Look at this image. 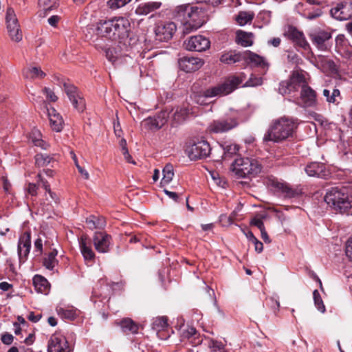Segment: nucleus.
I'll return each instance as SVG.
<instances>
[{
	"label": "nucleus",
	"mask_w": 352,
	"mask_h": 352,
	"mask_svg": "<svg viewBox=\"0 0 352 352\" xmlns=\"http://www.w3.org/2000/svg\"><path fill=\"white\" fill-rule=\"evenodd\" d=\"M272 186L276 193H279L285 198L296 197L302 193L300 188L298 186L292 187L287 182L273 181Z\"/></svg>",
	"instance_id": "nucleus-15"
},
{
	"label": "nucleus",
	"mask_w": 352,
	"mask_h": 352,
	"mask_svg": "<svg viewBox=\"0 0 352 352\" xmlns=\"http://www.w3.org/2000/svg\"><path fill=\"white\" fill-rule=\"evenodd\" d=\"M29 140L32 142L34 146L41 147L46 150L49 147V144L42 140L41 132L36 129H33L29 135Z\"/></svg>",
	"instance_id": "nucleus-32"
},
{
	"label": "nucleus",
	"mask_w": 352,
	"mask_h": 352,
	"mask_svg": "<svg viewBox=\"0 0 352 352\" xmlns=\"http://www.w3.org/2000/svg\"><path fill=\"white\" fill-rule=\"evenodd\" d=\"M153 324L157 328H164L168 326V319L165 316L156 318L154 320Z\"/></svg>",
	"instance_id": "nucleus-51"
},
{
	"label": "nucleus",
	"mask_w": 352,
	"mask_h": 352,
	"mask_svg": "<svg viewBox=\"0 0 352 352\" xmlns=\"http://www.w3.org/2000/svg\"><path fill=\"white\" fill-rule=\"evenodd\" d=\"M100 40V38L96 39V47L104 50L105 52L107 58L111 62H115L116 60V57L115 56L114 51L110 48H104L102 46H100L99 43Z\"/></svg>",
	"instance_id": "nucleus-45"
},
{
	"label": "nucleus",
	"mask_w": 352,
	"mask_h": 352,
	"mask_svg": "<svg viewBox=\"0 0 352 352\" xmlns=\"http://www.w3.org/2000/svg\"><path fill=\"white\" fill-rule=\"evenodd\" d=\"M252 12H240L236 16V21L240 25H244L250 22L254 18Z\"/></svg>",
	"instance_id": "nucleus-43"
},
{
	"label": "nucleus",
	"mask_w": 352,
	"mask_h": 352,
	"mask_svg": "<svg viewBox=\"0 0 352 352\" xmlns=\"http://www.w3.org/2000/svg\"><path fill=\"white\" fill-rule=\"evenodd\" d=\"M189 113V110L186 107H177L173 114V126L175 124H179L186 118Z\"/></svg>",
	"instance_id": "nucleus-37"
},
{
	"label": "nucleus",
	"mask_w": 352,
	"mask_h": 352,
	"mask_svg": "<svg viewBox=\"0 0 352 352\" xmlns=\"http://www.w3.org/2000/svg\"><path fill=\"white\" fill-rule=\"evenodd\" d=\"M54 162V158L47 154H36L35 155V164L38 167H43Z\"/></svg>",
	"instance_id": "nucleus-42"
},
{
	"label": "nucleus",
	"mask_w": 352,
	"mask_h": 352,
	"mask_svg": "<svg viewBox=\"0 0 352 352\" xmlns=\"http://www.w3.org/2000/svg\"><path fill=\"white\" fill-rule=\"evenodd\" d=\"M309 37L313 43L319 50L327 51L328 50V42L331 38V32L328 30L316 28L309 33Z\"/></svg>",
	"instance_id": "nucleus-9"
},
{
	"label": "nucleus",
	"mask_w": 352,
	"mask_h": 352,
	"mask_svg": "<svg viewBox=\"0 0 352 352\" xmlns=\"http://www.w3.org/2000/svg\"><path fill=\"white\" fill-rule=\"evenodd\" d=\"M30 235L29 233H25L20 237L18 243V255L21 261H24L26 259L30 252Z\"/></svg>",
	"instance_id": "nucleus-25"
},
{
	"label": "nucleus",
	"mask_w": 352,
	"mask_h": 352,
	"mask_svg": "<svg viewBox=\"0 0 352 352\" xmlns=\"http://www.w3.org/2000/svg\"><path fill=\"white\" fill-rule=\"evenodd\" d=\"M263 79L261 77H257L252 75L250 78L246 81L244 87H255L262 85Z\"/></svg>",
	"instance_id": "nucleus-48"
},
{
	"label": "nucleus",
	"mask_w": 352,
	"mask_h": 352,
	"mask_svg": "<svg viewBox=\"0 0 352 352\" xmlns=\"http://www.w3.org/2000/svg\"><path fill=\"white\" fill-rule=\"evenodd\" d=\"M223 150V158L224 160L230 159L239 151V147L236 144L225 143L222 146Z\"/></svg>",
	"instance_id": "nucleus-38"
},
{
	"label": "nucleus",
	"mask_w": 352,
	"mask_h": 352,
	"mask_svg": "<svg viewBox=\"0 0 352 352\" xmlns=\"http://www.w3.org/2000/svg\"><path fill=\"white\" fill-rule=\"evenodd\" d=\"M204 63L202 59L192 56H184L179 60V68L186 72L197 71L203 66Z\"/></svg>",
	"instance_id": "nucleus-18"
},
{
	"label": "nucleus",
	"mask_w": 352,
	"mask_h": 352,
	"mask_svg": "<svg viewBox=\"0 0 352 352\" xmlns=\"http://www.w3.org/2000/svg\"><path fill=\"white\" fill-rule=\"evenodd\" d=\"M38 6L45 13L56 7V2L54 0H38Z\"/></svg>",
	"instance_id": "nucleus-44"
},
{
	"label": "nucleus",
	"mask_w": 352,
	"mask_h": 352,
	"mask_svg": "<svg viewBox=\"0 0 352 352\" xmlns=\"http://www.w3.org/2000/svg\"><path fill=\"white\" fill-rule=\"evenodd\" d=\"M113 129H114L115 135L117 137L120 138L122 135V131L120 127V124L118 122L117 123H114Z\"/></svg>",
	"instance_id": "nucleus-60"
},
{
	"label": "nucleus",
	"mask_w": 352,
	"mask_h": 352,
	"mask_svg": "<svg viewBox=\"0 0 352 352\" xmlns=\"http://www.w3.org/2000/svg\"><path fill=\"white\" fill-rule=\"evenodd\" d=\"M336 50L343 57L352 56V45L343 34H339L336 38Z\"/></svg>",
	"instance_id": "nucleus-23"
},
{
	"label": "nucleus",
	"mask_w": 352,
	"mask_h": 352,
	"mask_svg": "<svg viewBox=\"0 0 352 352\" xmlns=\"http://www.w3.org/2000/svg\"><path fill=\"white\" fill-rule=\"evenodd\" d=\"M130 28L129 21L124 17H119L98 23L95 31L98 36L116 41L128 37Z\"/></svg>",
	"instance_id": "nucleus-1"
},
{
	"label": "nucleus",
	"mask_w": 352,
	"mask_h": 352,
	"mask_svg": "<svg viewBox=\"0 0 352 352\" xmlns=\"http://www.w3.org/2000/svg\"><path fill=\"white\" fill-rule=\"evenodd\" d=\"M299 56L297 54L294 53V52H289L287 54V60L289 61V62H292V63H298V60H299Z\"/></svg>",
	"instance_id": "nucleus-58"
},
{
	"label": "nucleus",
	"mask_w": 352,
	"mask_h": 352,
	"mask_svg": "<svg viewBox=\"0 0 352 352\" xmlns=\"http://www.w3.org/2000/svg\"><path fill=\"white\" fill-rule=\"evenodd\" d=\"M283 35L290 40L295 46L304 50L310 49V45L307 41L304 33L293 25H289L284 31Z\"/></svg>",
	"instance_id": "nucleus-11"
},
{
	"label": "nucleus",
	"mask_w": 352,
	"mask_h": 352,
	"mask_svg": "<svg viewBox=\"0 0 352 352\" xmlns=\"http://www.w3.org/2000/svg\"><path fill=\"white\" fill-rule=\"evenodd\" d=\"M6 20L9 35L12 41H19L22 39V33L19 30L18 20L12 8H8L6 12Z\"/></svg>",
	"instance_id": "nucleus-13"
},
{
	"label": "nucleus",
	"mask_w": 352,
	"mask_h": 352,
	"mask_svg": "<svg viewBox=\"0 0 352 352\" xmlns=\"http://www.w3.org/2000/svg\"><path fill=\"white\" fill-rule=\"evenodd\" d=\"M41 314L35 315L34 312H30L28 316V320L33 322H38L41 319Z\"/></svg>",
	"instance_id": "nucleus-63"
},
{
	"label": "nucleus",
	"mask_w": 352,
	"mask_h": 352,
	"mask_svg": "<svg viewBox=\"0 0 352 352\" xmlns=\"http://www.w3.org/2000/svg\"><path fill=\"white\" fill-rule=\"evenodd\" d=\"M300 98L305 107H311L317 104L316 92L308 85L307 82L301 88Z\"/></svg>",
	"instance_id": "nucleus-20"
},
{
	"label": "nucleus",
	"mask_w": 352,
	"mask_h": 352,
	"mask_svg": "<svg viewBox=\"0 0 352 352\" xmlns=\"http://www.w3.org/2000/svg\"><path fill=\"white\" fill-rule=\"evenodd\" d=\"M57 253V250L53 249L43 258V264L47 269L52 270L58 264V261L56 258Z\"/></svg>",
	"instance_id": "nucleus-36"
},
{
	"label": "nucleus",
	"mask_w": 352,
	"mask_h": 352,
	"mask_svg": "<svg viewBox=\"0 0 352 352\" xmlns=\"http://www.w3.org/2000/svg\"><path fill=\"white\" fill-rule=\"evenodd\" d=\"M162 173L163 178L161 181V184L163 185H167L173 180L174 176L173 165L170 164H166L163 168Z\"/></svg>",
	"instance_id": "nucleus-41"
},
{
	"label": "nucleus",
	"mask_w": 352,
	"mask_h": 352,
	"mask_svg": "<svg viewBox=\"0 0 352 352\" xmlns=\"http://www.w3.org/2000/svg\"><path fill=\"white\" fill-rule=\"evenodd\" d=\"M111 236L104 232H97L93 236L95 249L100 253H106L109 250Z\"/></svg>",
	"instance_id": "nucleus-19"
},
{
	"label": "nucleus",
	"mask_w": 352,
	"mask_h": 352,
	"mask_svg": "<svg viewBox=\"0 0 352 352\" xmlns=\"http://www.w3.org/2000/svg\"><path fill=\"white\" fill-rule=\"evenodd\" d=\"M211 147L206 140H201L188 146L186 153L191 160L204 159L209 156Z\"/></svg>",
	"instance_id": "nucleus-8"
},
{
	"label": "nucleus",
	"mask_w": 352,
	"mask_h": 352,
	"mask_svg": "<svg viewBox=\"0 0 352 352\" xmlns=\"http://www.w3.org/2000/svg\"><path fill=\"white\" fill-rule=\"evenodd\" d=\"M131 1V0H109L107 5L111 9L116 10L124 6Z\"/></svg>",
	"instance_id": "nucleus-46"
},
{
	"label": "nucleus",
	"mask_w": 352,
	"mask_h": 352,
	"mask_svg": "<svg viewBox=\"0 0 352 352\" xmlns=\"http://www.w3.org/2000/svg\"><path fill=\"white\" fill-rule=\"evenodd\" d=\"M162 4L160 1H148L141 3L135 9V13L138 15H147L160 9Z\"/></svg>",
	"instance_id": "nucleus-27"
},
{
	"label": "nucleus",
	"mask_w": 352,
	"mask_h": 352,
	"mask_svg": "<svg viewBox=\"0 0 352 352\" xmlns=\"http://www.w3.org/2000/svg\"><path fill=\"white\" fill-rule=\"evenodd\" d=\"M252 243L254 244V248L256 252L258 253L261 252L263 250V243L259 241L257 239L252 241Z\"/></svg>",
	"instance_id": "nucleus-62"
},
{
	"label": "nucleus",
	"mask_w": 352,
	"mask_h": 352,
	"mask_svg": "<svg viewBox=\"0 0 352 352\" xmlns=\"http://www.w3.org/2000/svg\"><path fill=\"white\" fill-rule=\"evenodd\" d=\"M237 125L235 118L232 117L221 118L213 120L208 127L210 133H222L227 132Z\"/></svg>",
	"instance_id": "nucleus-12"
},
{
	"label": "nucleus",
	"mask_w": 352,
	"mask_h": 352,
	"mask_svg": "<svg viewBox=\"0 0 352 352\" xmlns=\"http://www.w3.org/2000/svg\"><path fill=\"white\" fill-rule=\"evenodd\" d=\"M250 223L252 226L257 227L260 230V231H261L263 229H265L264 223L261 218L255 217L251 220Z\"/></svg>",
	"instance_id": "nucleus-53"
},
{
	"label": "nucleus",
	"mask_w": 352,
	"mask_h": 352,
	"mask_svg": "<svg viewBox=\"0 0 352 352\" xmlns=\"http://www.w3.org/2000/svg\"><path fill=\"white\" fill-rule=\"evenodd\" d=\"M164 193L168 195L170 199H173L175 201H177L179 196L175 192L169 191L166 189L164 190Z\"/></svg>",
	"instance_id": "nucleus-64"
},
{
	"label": "nucleus",
	"mask_w": 352,
	"mask_h": 352,
	"mask_svg": "<svg viewBox=\"0 0 352 352\" xmlns=\"http://www.w3.org/2000/svg\"><path fill=\"white\" fill-rule=\"evenodd\" d=\"M87 237L86 235H82L80 239V248L81 253L86 261H93L95 257V254L92 249L87 243Z\"/></svg>",
	"instance_id": "nucleus-30"
},
{
	"label": "nucleus",
	"mask_w": 352,
	"mask_h": 352,
	"mask_svg": "<svg viewBox=\"0 0 352 352\" xmlns=\"http://www.w3.org/2000/svg\"><path fill=\"white\" fill-rule=\"evenodd\" d=\"M47 352H70L65 337L58 333L53 334L48 341Z\"/></svg>",
	"instance_id": "nucleus-17"
},
{
	"label": "nucleus",
	"mask_w": 352,
	"mask_h": 352,
	"mask_svg": "<svg viewBox=\"0 0 352 352\" xmlns=\"http://www.w3.org/2000/svg\"><path fill=\"white\" fill-rule=\"evenodd\" d=\"M345 252L346 256L352 261V236L347 241Z\"/></svg>",
	"instance_id": "nucleus-56"
},
{
	"label": "nucleus",
	"mask_w": 352,
	"mask_h": 352,
	"mask_svg": "<svg viewBox=\"0 0 352 352\" xmlns=\"http://www.w3.org/2000/svg\"><path fill=\"white\" fill-rule=\"evenodd\" d=\"M2 342L6 345H10L13 342L14 337L12 334L5 333L1 336Z\"/></svg>",
	"instance_id": "nucleus-54"
},
{
	"label": "nucleus",
	"mask_w": 352,
	"mask_h": 352,
	"mask_svg": "<svg viewBox=\"0 0 352 352\" xmlns=\"http://www.w3.org/2000/svg\"><path fill=\"white\" fill-rule=\"evenodd\" d=\"M44 93L46 94L47 99L51 102H56L58 99V97L55 95L54 92L52 91L50 88L45 87L43 89Z\"/></svg>",
	"instance_id": "nucleus-52"
},
{
	"label": "nucleus",
	"mask_w": 352,
	"mask_h": 352,
	"mask_svg": "<svg viewBox=\"0 0 352 352\" xmlns=\"http://www.w3.org/2000/svg\"><path fill=\"white\" fill-rule=\"evenodd\" d=\"M48 116L52 129L56 132L61 131L64 121L60 113L55 109L50 108L48 109Z\"/></svg>",
	"instance_id": "nucleus-26"
},
{
	"label": "nucleus",
	"mask_w": 352,
	"mask_h": 352,
	"mask_svg": "<svg viewBox=\"0 0 352 352\" xmlns=\"http://www.w3.org/2000/svg\"><path fill=\"white\" fill-rule=\"evenodd\" d=\"M33 284L38 293L46 294L50 290V284L47 280L41 275L34 276Z\"/></svg>",
	"instance_id": "nucleus-31"
},
{
	"label": "nucleus",
	"mask_w": 352,
	"mask_h": 352,
	"mask_svg": "<svg viewBox=\"0 0 352 352\" xmlns=\"http://www.w3.org/2000/svg\"><path fill=\"white\" fill-rule=\"evenodd\" d=\"M305 75L302 72L294 71L289 78L283 80L280 83L278 91L282 95H288L298 91V89L302 88L306 83Z\"/></svg>",
	"instance_id": "nucleus-7"
},
{
	"label": "nucleus",
	"mask_w": 352,
	"mask_h": 352,
	"mask_svg": "<svg viewBox=\"0 0 352 352\" xmlns=\"http://www.w3.org/2000/svg\"><path fill=\"white\" fill-rule=\"evenodd\" d=\"M305 171L309 176L322 177L325 176V166L318 162H312L306 166Z\"/></svg>",
	"instance_id": "nucleus-28"
},
{
	"label": "nucleus",
	"mask_w": 352,
	"mask_h": 352,
	"mask_svg": "<svg viewBox=\"0 0 352 352\" xmlns=\"http://www.w3.org/2000/svg\"><path fill=\"white\" fill-rule=\"evenodd\" d=\"M238 43L243 47L251 46L253 43L252 34L242 31L237 32Z\"/></svg>",
	"instance_id": "nucleus-39"
},
{
	"label": "nucleus",
	"mask_w": 352,
	"mask_h": 352,
	"mask_svg": "<svg viewBox=\"0 0 352 352\" xmlns=\"http://www.w3.org/2000/svg\"><path fill=\"white\" fill-rule=\"evenodd\" d=\"M43 239L41 236H38V239L34 242V248L36 251L38 252L40 254L43 253Z\"/></svg>",
	"instance_id": "nucleus-55"
},
{
	"label": "nucleus",
	"mask_w": 352,
	"mask_h": 352,
	"mask_svg": "<svg viewBox=\"0 0 352 352\" xmlns=\"http://www.w3.org/2000/svg\"><path fill=\"white\" fill-rule=\"evenodd\" d=\"M184 45L188 51L204 52L209 49L210 41L202 35L192 36L186 39Z\"/></svg>",
	"instance_id": "nucleus-14"
},
{
	"label": "nucleus",
	"mask_w": 352,
	"mask_h": 352,
	"mask_svg": "<svg viewBox=\"0 0 352 352\" xmlns=\"http://www.w3.org/2000/svg\"><path fill=\"white\" fill-rule=\"evenodd\" d=\"M59 19H60V17L58 16L54 15V16H50L47 21L50 25H52L53 27H56Z\"/></svg>",
	"instance_id": "nucleus-61"
},
{
	"label": "nucleus",
	"mask_w": 352,
	"mask_h": 352,
	"mask_svg": "<svg viewBox=\"0 0 352 352\" xmlns=\"http://www.w3.org/2000/svg\"><path fill=\"white\" fill-rule=\"evenodd\" d=\"M38 186L35 184L30 183L27 188L28 193L32 196H36L37 195Z\"/></svg>",
	"instance_id": "nucleus-57"
},
{
	"label": "nucleus",
	"mask_w": 352,
	"mask_h": 352,
	"mask_svg": "<svg viewBox=\"0 0 352 352\" xmlns=\"http://www.w3.org/2000/svg\"><path fill=\"white\" fill-rule=\"evenodd\" d=\"M322 94L326 98L327 102L329 103L338 104L342 99L340 91L336 88H333L331 91L328 89H324Z\"/></svg>",
	"instance_id": "nucleus-33"
},
{
	"label": "nucleus",
	"mask_w": 352,
	"mask_h": 352,
	"mask_svg": "<svg viewBox=\"0 0 352 352\" xmlns=\"http://www.w3.org/2000/svg\"><path fill=\"white\" fill-rule=\"evenodd\" d=\"M243 58L255 67H258L265 70L269 67V63L265 58L250 51L244 52L243 54Z\"/></svg>",
	"instance_id": "nucleus-24"
},
{
	"label": "nucleus",
	"mask_w": 352,
	"mask_h": 352,
	"mask_svg": "<svg viewBox=\"0 0 352 352\" xmlns=\"http://www.w3.org/2000/svg\"><path fill=\"white\" fill-rule=\"evenodd\" d=\"M298 123L293 118L282 117L274 120L264 135L265 141L280 142L292 137Z\"/></svg>",
	"instance_id": "nucleus-2"
},
{
	"label": "nucleus",
	"mask_w": 352,
	"mask_h": 352,
	"mask_svg": "<svg viewBox=\"0 0 352 352\" xmlns=\"http://www.w3.org/2000/svg\"><path fill=\"white\" fill-rule=\"evenodd\" d=\"M204 13L201 8L190 5L177 8V17L183 22V32L185 34L197 30L204 23Z\"/></svg>",
	"instance_id": "nucleus-3"
},
{
	"label": "nucleus",
	"mask_w": 352,
	"mask_h": 352,
	"mask_svg": "<svg viewBox=\"0 0 352 352\" xmlns=\"http://www.w3.org/2000/svg\"><path fill=\"white\" fill-rule=\"evenodd\" d=\"M91 229L102 228L105 226V220L102 217L91 216L86 220Z\"/></svg>",
	"instance_id": "nucleus-40"
},
{
	"label": "nucleus",
	"mask_w": 352,
	"mask_h": 352,
	"mask_svg": "<svg viewBox=\"0 0 352 352\" xmlns=\"http://www.w3.org/2000/svg\"><path fill=\"white\" fill-rule=\"evenodd\" d=\"M331 14L337 20H347L352 15L351 6L346 2L337 3L335 7L331 9Z\"/></svg>",
	"instance_id": "nucleus-21"
},
{
	"label": "nucleus",
	"mask_w": 352,
	"mask_h": 352,
	"mask_svg": "<svg viewBox=\"0 0 352 352\" xmlns=\"http://www.w3.org/2000/svg\"><path fill=\"white\" fill-rule=\"evenodd\" d=\"M322 14V12L320 10H318L314 12H309L306 15V18L309 20H312L319 17Z\"/></svg>",
	"instance_id": "nucleus-59"
},
{
	"label": "nucleus",
	"mask_w": 352,
	"mask_h": 352,
	"mask_svg": "<svg viewBox=\"0 0 352 352\" xmlns=\"http://www.w3.org/2000/svg\"><path fill=\"white\" fill-rule=\"evenodd\" d=\"M208 346L212 349L213 351H223L225 346L221 342L210 340L208 342Z\"/></svg>",
	"instance_id": "nucleus-50"
},
{
	"label": "nucleus",
	"mask_w": 352,
	"mask_h": 352,
	"mask_svg": "<svg viewBox=\"0 0 352 352\" xmlns=\"http://www.w3.org/2000/svg\"><path fill=\"white\" fill-rule=\"evenodd\" d=\"M23 75L25 78L34 79L43 78L46 74L40 67H32L24 69Z\"/></svg>",
	"instance_id": "nucleus-34"
},
{
	"label": "nucleus",
	"mask_w": 352,
	"mask_h": 352,
	"mask_svg": "<svg viewBox=\"0 0 352 352\" xmlns=\"http://www.w3.org/2000/svg\"><path fill=\"white\" fill-rule=\"evenodd\" d=\"M245 78V75L243 73L238 76H230L223 83L206 89L204 93V96L211 98L227 95L236 89Z\"/></svg>",
	"instance_id": "nucleus-6"
},
{
	"label": "nucleus",
	"mask_w": 352,
	"mask_h": 352,
	"mask_svg": "<svg viewBox=\"0 0 352 352\" xmlns=\"http://www.w3.org/2000/svg\"><path fill=\"white\" fill-rule=\"evenodd\" d=\"M177 26L173 22L160 23L155 28L156 39L160 41H168L175 33Z\"/></svg>",
	"instance_id": "nucleus-16"
},
{
	"label": "nucleus",
	"mask_w": 352,
	"mask_h": 352,
	"mask_svg": "<svg viewBox=\"0 0 352 352\" xmlns=\"http://www.w3.org/2000/svg\"><path fill=\"white\" fill-rule=\"evenodd\" d=\"M314 300L315 305L317 306V308L321 312H324L325 307L323 304L322 300L320 297V295L318 290H314L313 292Z\"/></svg>",
	"instance_id": "nucleus-47"
},
{
	"label": "nucleus",
	"mask_w": 352,
	"mask_h": 352,
	"mask_svg": "<svg viewBox=\"0 0 352 352\" xmlns=\"http://www.w3.org/2000/svg\"><path fill=\"white\" fill-rule=\"evenodd\" d=\"M58 314L65 318L73 320L76 318V312L72 309H64L60 308L58 310Z\"/></svg>",
	"instance_id": "nucleus-49"
},
{
	"label": "nucleus",
	"mask_w": 352,
	"mask_h": 352,
	"mask_svg": "<svg viewBox=\"0 0 352 352\" xmlns=\"http://www.w3.org/2000/svg\"><path fill=\"white\" fill-rule=\"evenodd\" d=\"M64 91L68 96L74 107L79 112H82L85 109V99L81 93L74 85L69 82H64L63 84Z\"/></svg>",
	"instance_id": "nucleus-10"
},
{
	"label": "nucleus",
	"mask_w": 352,
	"mask_h": 352,
	"mask_svg": "<svg viewBox=\"0 0 352 352\" xmlns=\"http://www.w3.org/2000/svg\"><path fill=\"white\" fill-rule=\"evenodd\" d=\"M243 54L240 53L228 52L221 55L220 61L225 64H234L243 60Z\"/></svg>",
	"instance_id": "nucleus-35"
},
{
	"label": "nucleus",
	"mask_w": 352,
	"mask_h": 352,
	"mask_svg": "<svg viewBox=\"0 0 352 352\" xmlns=\"http://www.w3.org/2000/svg\"><path fill=\"white\" fill-rule=\"evenodd\" d=\"M327 204L340 213L352 207L351 201L345 188L332 187L327 190L324 196Z\"/></svg>",
	"instance_id": "nucleus-4"
},
{
	"label": "nucleus",
	"mask_w": 352,
	"mask_h": 352,
	"mask_svg": "<svg viewBox=\"0 0 352 352\" xmlns=\"http://www.w3.org/2000/svg\"><path fill=\"white\" fill-rule=\"evenodd\" d=\"M169 113L167 111H160L153 118H148L144 120V124L151 130L162 128L168 121Z\"/></svg>",
	"instance_id": "nucleus-22"
},
{
	"label": "nucleus",
	"mask_w": 352,
	"mask_h": 352,
	"mask_svg": "<svg viewBox=\"0 0 352 352\" xmlns=\"http://www.w3.org/2000/svg\"><path fill=\"white\" fill-rule=\"evenodd\" d=\"M118 324L121 327L124 333L130 332L133 334L138 333L139 325L129 318H125L121 320Z\"/></svg>",
	"instance_id": "nucleus-29"
},
{
	"label": "nucleus",
	"mask_w": 352,
	"mask_h": 352,
	"mask_svg": "<svg viewBox=\"0 0 352 352\" xmlns=\"http://www.w3.org/2000/svg\"><path fill=\"white\" fill-rule=\"evenodd\" d=\"M232 170L239 177L256 176L261 172L262 165L256 159L240 157L232 163Z\"/></svg>",
	"instance_id": "nucleus-5"
}]
</instances>
